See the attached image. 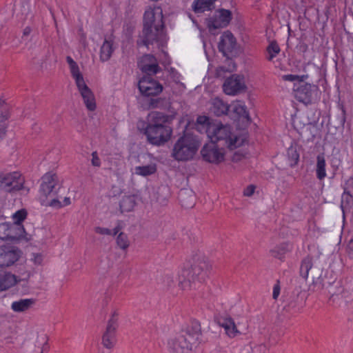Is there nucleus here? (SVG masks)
<instances>
[{
  "instance_id": "obj_32",
  "label": "nucleus",
  "mask_w": 353,
  "mask_h": 353,
  "mask_svg": "<svg viewBox=\"0 0 353 353\" xmlns=\"http://www.w3.org/2000/svg\"><path fill=\"white\" fill-rule=\"evenodd\" d=\"M288 163L290 167L296 165L299 160V153L296 147L290 146L287 150Z\"/></svg>"
},
{
  "instance_id": "obj_47",
  "label": "nucleus",
  "mask_w": 353,
  "mask_h": 353,
  "mask_svg": "<svg viewBox=\"0 0 353 353\" xmlns=\"http://www.w3.org/2000/svg\"><path fill=\"white\" fill-rule=\"evenodd\" d=\"M264 347L263 345H255L254 347H250L247 349V353H257L258 352H261Z\"/></svg>"
},
{
  "instance_id": "obj_7",
  "label": "nucleus",
  "mask_w": 353,
  "mask_h": 353,
  "mask_svg": "<svg viewBox=\"0 0 353 353\" xmlns=\"http://www.w3.org/2000/svg\"><path fill=\"white\" fill-rule=\"evenodd\" d=\"M211 265L205 261H200L194 264L190 268L183 269L179 275V285L183 290L192 287V282L196 279L203 280L208 276Z\"/></svg>"
},
{
  "instance_id": "obj_30",
  "label": "nucleus",
  "mask_w": 353,
  "mask_h": 353,
  "mask_svg": "<svg viewBox=\"0 0 353 353\" xmlns=\"http://www.w3.org/2000/svg\"><path fill=\"white\" fill-rule=\"evenodd\" d=\"M8 118L9 112L8 108L6 106L3 107L0 114V140L6 135Z\"/></svg>"
},
{
  "instance_id": "obj_10",
  "label": "nucleus",
  "mask_w": 353,
  "mask_h": 353,
  "mask_svg": "<svg viewBox=\"0 0 353 353\" xmlns=\"http://www.w3.org/2000/svg\"><path fill=\"white\" fill-rule=\"evenodd\" d=\"M203 161L212 164H219L225 159V151L219 148L217 143L210 141L205 143L201 150Z\"/></svg>"
},
{
  "instance_id": "obj_11",
  "label": "nucleus",
  "mask_w": 353,
  "mask_h": 353,
  "mask_svg": "<svg viewBox=\"0 0 353 353\" xmlns=\"http://www.w3.org/2000/svg\"><path fill=\"white\" fill-rule=\"evenodd\" d=\"M21 250L13 245L0 246V267H9L14 264L21 257Z\"/></svg>"
},
{
  "instance_id": "obj_6",
  "label": "nucleus",
  "mask_w": 353,
  "mask_h": 353,
  "mask_svg": "<svg viewBox=\"0 0 353 353\" xmlns=\"http://www.w3.org/2000/svg\"><path fill=\"white\" fill-rule=\"evenodd\" d=\"M200 143L190 134H185L174 143L172 156L178 161H188L193 159L196 154Z\"/></svg>"
},
{
  "instance_id": "obj_51",
  "label": "nucleus",
  "mask_w": 353,
  "mask_h": 353,
  "mask_svg": "<svg viewBox=\"0 0 353 353\" xmlns=\"http://www.w3.org/2000/svg\"><path fill=\"white\" fill-rule=\"evenodd\" d=\"M31 31H32V29L29 26H27L24 29H23V35L25 36V37H28L30 35V34L31 33Z\"/></svg>"
},
{
  "instance_id": "obj_39",
  "label": "nucleus",
  "mask_w": 353,
  "mask_h": 353,
  "mask_svg": "<svg viewBox=\"0 0 353 353\" xmlns=\"http://www.w3.org/2000/svg\"><path fill=\"white\" fill-rule=\"evenodd\" d=\"M10 223L5 222L0 223V239L8 241Z\"/></svg>"
},
{
  "instance_id": "obj_41",
  "label": "nucleus",
  "mask_w": 353,
  "mask_h": 353,
  "mask_svg": "<svg viewBox=\"0 0 353 353\" xmlns=\"http://www.w3.org/2000/svg\"><path fill=\"white\" fill-rule=\"evenodd\" d=\"M197 123L203 125L207 128L208 123H216V121H210L209 117L205 116H200L197 118Z\"/></svg>"
},
{
  "instance_id": "obj_26",
  "label": "nucleus",
  "mask_w": 353,
  "mask_h": 353,
  "mask_svg": "<svg viewBox=\"0 0 353 353\" xmlns=\"http://www.w3.org/2000/svg\"><path fill=\"white\" fill-rule=\"evenodd\" d=\"M230 108L238 117L249 119V113L243 101H235L230 105Z\"/></svg>"
},
{
  "instance_id": "obj_40",
  "label": "nucleus",
  "mask_w": 353,
  "mask_h": 353,
  "mask_svg": "<svg viewBox=\"0 0 353 353\" xmlns=\"http://www.w3.org/2000/svg\"><path fill=\"white\" fill-rule=\"evenodd\" d=\"M185 194V192L183 190H181L179 193V199L181 203V205L185 208H191L192 207L194 204V195L191 192L190 194V201H185L184 200V194Z\"/></svg>"
},
{
  "instance_id": "obj_19",
  "label": "nucleus",
  "mask_w": 353,
  "mask_h": 353,
  "mask_svg": "<svg viewBox=\"0 0 353 353\" xmlns=\"http://www.w3.org/2000/svg\"><path fill=\"white\" fill-rule=\"evenodd\" d=\"M114 50V37L112 35L105 37L100 49V60L103 62L108 61L111 58Z\"/></svg>"
},
{
  "instance_id": "obj_48",
  "label": "nucleus",
  "mask_w": 353,
  "mask_h": 353,
  "mask_svg": "<svg viewBox=\"0 0 353 353\" xmlns=\"http://www.w3.org/2000/svg\"><path fill=\"white\" fill-rule=\"evenodd\" d=\"M71 203L70 198V197H65L63 201H61V208L68 206Z\"/></svg>"
},
{
  "instance_id": "obj_25",
  "label": "nucleus",
  "mask_w": 353,
  "mask_h": 353,
  "mask_svg": "<svg viewBox=\"0 0 353 353\" xmlns=\"http://www.w3.org/2000/svg\"><path fill=\"white\" fill-rule=\"evenodd\" d=\"M316 176L319 181H323L327 176L326 161L323 154H319L316 157L315 168Z\"/></svg>"
},
{
  "instance_id": "obj_49",
  "label": "nucleus",
  "mask_w": 353,
  "mask_h": 353,
  "mask_svg": "<svg viewBox=\"0 0 353 353\" xmlns=\"http://www.w3.org/2000/svg\"><path fill=\"white\" fill-rule=\"evenodd\" d=\"M285 251L284 250V249H282V250H281V253H278V254H276V249L272 250L271 251V252H272V255H273L274 256H275V257H278V258H281V255H283V254L285 253Z\"/></svg>"
},
{
  "instance_id": "obj_12",
  "label": "nucleus",
  "mask_w": 353,
  "mask_h": 353,
  "mask_svg": "<svg viewBox=\"0 0 353 353\" xmlns=\"http://www.w3.org/2000/svg\"><path fill=\"white\" fill-rule=\"evenodd\" d=\"M245 89L244 77L236 74L227 78L223 85V92L228 95H236Z\"/></svg>"
},
{
  "instance_id": "obj_44",
  "label": "nucleus",
  "mask_w": 353,
  "mask_h": 353,
  "mask_svg": "<svg viewBox=\"0 0 353 353\" xmlns=\"http://www.w3.org/2000/svg\"><path fill=\"white\" fill-rule=\"evenodd\" d=\"M254 191L255 186L254 185H250L243 190V195L245 196H250L254 194Z\"/></svg>"
},
{
  "instance_id": "obj_14",
  "label": "nucleus",
  "mask_w": 353,
  "mask_h": 353,
  "mask_svg": "<svg viewBox=\"0 0 353 353\" xmlns=\"http://www.w3.org/2000/svg\"><path fill=\"white\" fill-rule=\"evenodd\" d=\"M117 317L114 313L108 321L105 333L102 337V343L105 347L112 349L117 343L116 331L117 328Z\"/></svg>"
},
{
  "instance_id": "obj_15",
  "label": "nucleus",
  "mask_w": 353,
  "mask_h": 353,
  "mask_svg": "<svg viewBox=\"0 0 353 353\" xmlns=\"http://www.w3.org/2000/svg\"><path fill=\"white\" fill-rule=\"evenodd\" d=\"M231 19V12L227 10H220L217 14L210 18L208 27L211 31L225 27Z\"/></svg>"
},
{
  "instance_id": "obj_45",
  "label": "nucleus",
  "mask_w": 353,
  "mask_h": 353,
  "mask_svg": "<svg viewBox=\"0 0 353 353\" xmlns=\"http://www.w3.org/2000/svg\"><path fill=\"white\" fill-rule=\"evenodd\" d=\"M282 79L284 81L293 82L299 80V76L296 74H285L282 77Z\"/></svg>"
},
{
  "instance_id": "obj_28",
  "label": "nucleus",
  "mask_w": 353,
  "mask_h": 353,
  "mask_svg": "<svg viewBox=\"0 0 353 353\" xmlns=\"http://www.w3.org/2000/svg\"><path fill=\"white\" fill-rule=\"evenodd\" d=\"M157 168L154 163L146 165L136 166L134 169V174L141 176H148L157 172Z\"/></svg>"
},
{
  "instance_id": "obj_24",
  "label": "nucleus",
  "mask_w": 353,
  "mask_h": 353,
  "mask_svg": "<svg viewBox=\"0 0 353 353\" xmlns=\"http://www.w3.org/2000/svg\"><path fill=\"white\" fill-rule=\"evenodd\" d=\"M17 282L15 275L9 273H0V291H3L14 285Z\"/></svg>"
},
{
  "instance_id": "obj_55",
  "label": "nucleus",
  "mask_w": 353,
  "mask_h": 353,
  "mask_svg": "<svg viewBox=\"0 0 353 353\" xmlns=\"http://www.w3.org/2000/svg\"><path fill=\"white\" fill-rule=\"evenodd\" d=\"M147 63H150V61H146ZM151 63H153V61H151Z\"/></svg>"
},
{
  "instance_id": "obj_1",
  "label": "nucleus",
  "mask_w": 353,
  "mask_h": 353,
  "mask_svg": "<svg viewBox=\"0 0 353 353\" xmlns=\"http://www.w3.org/2000/svg\"><path fill=\"white\" fill-rule=\"evenodd\" d=\"M163 10L159 6L148 7L143 15V42L146 46L159 41L163 36Z\"/></svg>"
},
{
  "instance_id": "obj_8",
  "label": "nucleus",
  "mask_w": 353,
  "mask_h": 353,
  "mask_svg": "<svg viewBox=\"0 0 353 353\" xmlns=\"http://www.w3.org/2000/svg\"><path fill=\"white\" fill-rule=\"evenodd\" d=\"M25 179L19 172H12L0 174V190L6 192H14L22 190L25 193L29 189L24 186Z\"/></svg>"
},
{
  "instance_id": "obj_36",
  "label": "nucleus",
  "mask_w": 353,
  "mask_h": 353,
  "mask_svg": "<svg viewBox=\"0 0 353 353\" xmlns=\"http://www.w3.org/2000/svg\"><path fill=\"white\" fill-rule=\"evenodd\" d=\"M280 48L276 42H271L267 48L268 59L272 61L280 52Z\"/></svg>"
},
{
  "instance_id": "obj_34",
  "label": "nucleus",
  "mask_w": 353,
  "mask_h": 353,
  "mask_svg": "<svg viewBox=\"0 0 353 353\" xmlns=\"http://www.w3.org/2000/svg\"><path fill=\"white\" fill-rule=\"evenodd\" d=\"M116 243L118 247L122 250H126L130 246L128 236L124 232H121L117 236Z\"/></svg>"
},
{
  "instance_id": "obj_38",
  "label": "nucleus",
  "mask_w": 353,
  "mask_h": 353,
  "mask_svg": "<svg viewBox=\"0 0 353 353\" xmlns=\"http://www.w3.org/2000/svg\"><path fill=\"white\" fill-rule=\"evenodd\" d=\"M44 255L41 253H32L30 261L36 267L42 266L44 264Z\"/></svg>"
},
{
  "instance_id": "obj_20",
  "label": "nucleus",
  "mask_w": 353,
  "mask_h": 353,
  "mask_svg": "<svg viewBox=\"0 0 353 353\" xmlns=\"http://www.w3.org/2000/svg\"><path fill=\"white\" fill-rule=\"evenodd\" d=\"M36 303V299H21L14 301L11 303V310L14 312H24L30 310Z\"/></svg>"
},
{
  "instance_id": "obj_2",
  "label": "nucleus",
  "mask_w": 353,
  "mask_h": 353,
  "mask_svg": "<svg viewBox=\"0 0 353 353\" xmlns=\"http://www.w3.org/2000/svg\"><path fill=\"white\" fill-rule=\"evenodd\" d=\"M171 117L163 112H154L145 130L148 141L152 145H161L171 137L172 129L169 125Z\"/></svg>"
},
{
  "instance_id": "obj_18",
  "label": "nucleus",
  "mask_w": 353,
  "mask_h": 353,
  "mask_svg": "<svg viewBox=\"0 0 353 353\" xmlns=\"http://www.w3.org/2000/svg\"><path fill=\"white\" fill-rule=\"evenodd\" d=\"M317 87L310 83H302L296 90V99L304 103H308L311 101L313 93L316 92Z\"/></svg>"
},
{
  "instance_id": "obj_33",
  "label": "nucleus",
  "mask_w": 353,
  "mask_h": 353,
  "mask_svg": "<svg viewBox=\"0 0 353 353\" xmlns=\"http://www.w3.org/2000/svg\"><path fill=\"white\" fill-rule=\"evenodd\" d=\"M312 259L309 257L302 261L300 268V274L304 279L306 280L308 278L309 272L312 268Z\"/></svg>"
},
{
  "instance_id": "obj_31",
  "label": "nucleus",
  "mask_w": 353,
  "mask_h": 353,
  "mask_svg": "<svg viewBox=\"0 0 353 353\" xmlns=\"http://www.w3.org/2000/svg\"><path fill=\"white\" fill-rule=\"evenodd\" d=\"M343 193L342 194V201H346L349 203L352 199V196L351 194V192L353 191V177H349L345 182L343 185Z\"/></svg>"
},
{
  "instance_id": "obj_52",
  "label": "nucleus",
  "mask_w": 353,
  "mask_h": 353,
  "mask_svg": "<svg viewBox=\"0 0 353 353\" xmlns=\"http://www.w3.org/2000/svg\"><path fill=\"white\" fill-rule=\"evenodd\" d=\"M39 341H41L42 343L46 345L47 343V336L45 334H42L40 336H39Z\"/></svg>"
},
{
  "instance_id": "obj_54",
  "label": "nucleus",
  "mask_w": 353,
  "mask_h": 353,
  "mask_svg": "<svg viewBox=\"0 0 353 353\" xmlns=\"http://www.w3.org/2000/svg\"><path fill=\"white\" fill-rule=\"evenodd\" d=\"M335 298H336V297H335V296L332 295V296H331V298H330V301H332V300H333V301H334V300L335 299Z\"/></svg>"
},
{
  "instance_id": "obj_35",
  "label": "nucleus",
  "mask_w": 353,
  "mask_h": 353,
  "mask_svg": "<svg viewBox=\"0 0 353 353\" xmlns=\"http://www.w3.org/2000/svg\"><path fill=\"white\" fill-rule=\"evenodd\" d=\"M28 212L25 209H21L15 212L12 218L14 224H22V222L26 219Z\"/></svg>"
},
{
  "instance_id": "obj_23",
  "label": "nucleus",
  "mask_w": 353,
  "mask_h": 353,
  "mask_svg": "<svg viewBox=\"0 0 353 353\" xmlns=\"http://www.w3.org/2000/svg\"><path fill=\"white\" fill-rule=\"evenodd\" d=\"M230 110V105L223 100L216 98L213 99L211 111L217 117L227 114Z\"/></svg>"
},
{
  "instance_id": "obj_27",
  "label": "nucleus",
  "mask_w": 353,
  "mask_h": 353,
  "mask_svg": "<svg viewBox=\"0 0 353 353\" xmlns=\"http://www.w3.org/2000/svg\"><path fill=\"white\" fill-rule=\"evenodd\" d=\"M137 205L134 195L124 196L120 201L119 208L121 213L129 212L134 210Z\"/></svg>"
},
{
  "instance_id": "obj_22",
  "label": "nucleus",
  "mask_w": 353,
  "mask_h": 353,
  "mask_svg": "<svg viewBox=\"0 0 353 353\" xmlns=\"http://www.w3.org/2000/svg\"><path fill=\"white\" fill-rule=\"evenodd\" d=\"M26 231L23 224L10 223L8 241H16L25 237Z\"/></svg>"
},
{
  "instance_id": "obj_9",
  "label": "nucleus",
  "mask_w": 353,
  "mask_h": 353,
  "mask_svg": "<svg viewBox=\"0 0 353 353\" xmlns=\"http://www.w3.org/2000/svg\"><path fill=\"white\" fill-rule=\"evenodd\" d=\"M58 183V176L52 172L45 174L41 178V183L39 188V201H45L54 196L57 192L56 186Z\"/></svg>"
},
{
  "instance_id": "obj_37",
  "label": "nucleus",
  "mask_w": 353,
  "mask_h": 353,
  "mask_svg": "<svg viewBox=\"0 0 353 353\" xmlns=\"http://www.w3.org/2000/svg\"><path fill=\"white\" fill-rule=\"evenodd\" d=\"M48 199L45 201H40V203L43 206H50L55 209L61 208V201L57 198Z\"/></svg>"
},
{
  "instance_id": "obj_3",
  "label": "nucleus",
  "mask_w": 353,
  "mask_h": 353,
  "mask_svg": "<svg viewBox=\"0 0 353 353\" xmlns=\"http://www.w3.org/2000/svg\"><path fill=\"white\" fill-rule=\"evenodd\" d=\"M201 332L200 325L193 323L179 335L168 341L170 353H192L200 342Z\"/></svg>"
},
{
  "instance_id": "obj_53",
  "label": "nucleus",
  "mask_w": 353,
  "mask_h": 353,
  "mask_svg": "<svg viewBox=\"0 0 353 353\" xmlns=\"http://www.w3.org/2000/svg\"><path fill=\"white\" fill-rule=\"evenodd\" d=\"M347 248L348 250L353 252V239H351L350 240H349L347 245Z\"/></svg>"
},
{
  "instance_id": "obj_16",
  "label": "nucleus",
  "mask_w": 353,
  "mask_h": 353,
  "mask_svg": "<svg viewBox=\"0 0 353 353\" xmlns=\"http://www.w3.org/2000/svg\"><path fill=\"white\" fill-rule=\"evenodd\" d=\"M138 65L141 70L148 74L147 76L150 77V75L156 74L159 71L157 59L152 54L143 55Z\"/></svg>"
},
{
  "instance_id": "obj_46",
  "label": "nucleus",
  "mask_w": 353,
  "mask_h": 353,
  "mask_svg": "<svg viewBox=\"0 0 353 353\" xmlns=\"http://www.w3.org/2000/svg\"><path fill=\"white\" fill-rule=\"evenodd\" d=\"M280 285L279 283H276L273 287V292H272V297L274 299H276L280 294Z\"/></svg>"
},
{
  "instance_id": "obj_13",
  "label": "nucleus",
  "mask_w": 353,
  "mask_h": 353,
  "mask_svg": "<svg viewBox=\"0 0 353 353\" xmlns=\"http://www.w3.org/2000/svg\"><path fill=\"white\" fill-rule=\"evenodd\" d=\"M138 87L141 94L147 97L158 95L163 90L162 85L150 76L143 77Z\"/></svg>"
},
{
  "instance_id": "obj_29",
  "label": "nucleus",
  "mask_w": 353,
  "mask_h": 353,
  "mask_svg": "<svg viewBox=\"0 0 353 353\" xmlns=\"http://www.w3.org/2000/svg\"><path fill=\"white\" fill-rule=\"evenodd\" d=\"M216 0H196L194 1L192 8L195 12H203L212 9Z\"/></svg>"
},
{
  "instance_id": "obj_50",
  "label": "nucleus",
  "mask_w": 353,
  "mask_h": 353,
  "mask_svg": "<svg viewBox=\"0 0 353 353\" xmlns=\"http://www.w3.org/2000/svg\"><path fill=\"white\" fill-rule=\"evenodd\" d=\"M121 230V228L120 225L116 226L113 230H112V235L111 236H116L117 234H119L120 233V230Z\"/></svg>"
},
{
  "instance_id": "obj_21",
  "label": "nucleus",
  "mask_w": 353,
  "mask_h": 353,
  "mask_svg": "<svg viewBox=\"0 0 353 353\" xmlns=\"http://www.w3.org/2000/svg\"><path fill=\"white\" fill-rule=\"evenodd\" d=\"M219 324L225 330L226 334L230 338H234L241 334L232 318L229 317L221 319Z\"/></svg>"
},
{
  "instance_id": "obj_4",
  "label": "nucleus",
  "mask_w": 353,
  "mask_h": 353,
  "mask_svg": "<svg viewBox=\"0 0 353 353\" xmlns=\"http://www.w3.org/2000/svg\"><path fill=\"white\" fill-rule=\"evenodd\" d=\"M206 134L210 141L219 143L222 147L230 150H234L242 143L239 137L232 133L231 127L221 122L208 123Z\"/></svg>"
},
{
  "instance_id": "obj_5",
  "label": "nucleus",
  "mask_w": 353,
  "mask_h": 353,
  "mask_svg": "<svg viewBox=\"0 0 353 353\" xmlns=\"http://www.w3.org/2000/svg\"><path fill=\"white\" fill-rule=\"evenodd\" d=\"M66 61L69 65L72 77L74 80L75 85L81 98L83 99L86 108L90 111L95 110L97 104L94 94L86 84L84 77L79 70V65L70 56L66 57Z\"/></svg>"
},
{
  "instance_id": "obj_43",
  "label": "nucleus",
  "mask_w": 353,
  "mask_h": 353,
  "mask_svg": "<svg viewBox=\"0 0 353 353\" xmlns=\"http://www.w3.org/2000/svg\"><path fill=\"white\" fill-rule=\"evenodd\" d=\"M91 163L92 165L94 167H99L101 165V160L97 152H93L92 153Z\"/></svg>"
},
{
  "instance_id": "obj_42",
  "label": "nucleus",
  "mask_w": 353,
  "mask_h": 353,
  "mask_svg": "<svg viewBox=\"0 0 353 353\" xmlns=\"http://www.w3.org/2000/svg\"><path fill=\"white\" fill-rule=\"evenodd\" d=\"M94 231L96 233L101 235H112V230L106 228L96 227Z\"/></svg>"
},
{
  "instance_id": "obj_17",
  "label": "nucleus",
  "mask_w": 353,
  "mask_h": 353,
  "mask_svg": "<svg viewBox=\"0 0 353 353\" xmlns=\"http://www.w3.org/2000/svg\"><path fill=\"white\" fill-rule=\"evenodd\" d=\"M236 39L229 31L225 32L221 37L218 48L224 56L232 52L235 48Z\"/></svg>"
}]
</instances>
